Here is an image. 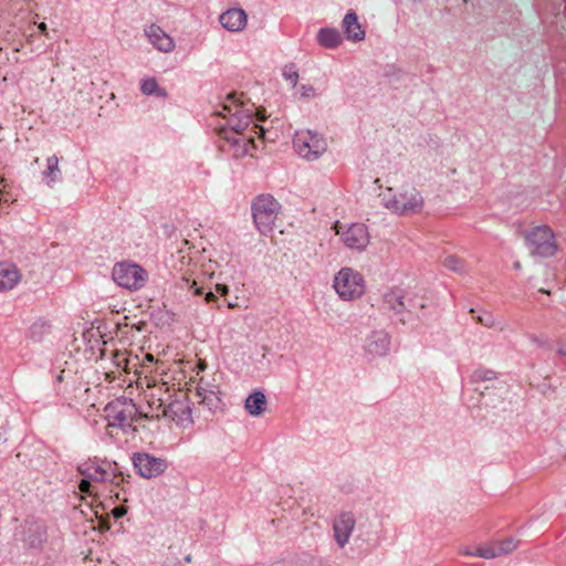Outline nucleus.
Returning a JSON list of instances; mask_svg holds the SVG:
<instances>
[{
	"mask_svg": "<svg viewBox=\"0 0 566 566\" xmlns=\"http://www.w3.org/2000/svg\"><path fill=\"white\" fill-rule=\"evenodd\" d=\"M78 489L81 492L83 493H86V494H92L93 493V490H92V482L86 480V479H82L80 484H78Z\"/></svg>",
	"mask_w": 566,
	"mask_h": 566,
	"instance_id": "7c9ffc66",
	"label": "nucleus"
},
{
	"mask_svg": "<svg viewBox=\"0 0 566 566\" xmlns=\"http://www.w3.org/2000/svg\"><path fill=\"white\" fill-rule=\"evenodd\" d=\"M216 291L221 295H227L229 292V287L224 284H217Z\"/></svg>",
	"mask_w": 566,
	"mask_h": 566,
	"instance_id": "72a5a7b5",
	"label": "nucleus"
},
{
	"mask_svg": "<svg viewBox=\"0 0 566 566\" xmlns=\"http://www.w3.org/2000/svg\"><path fill=\"white\" fill-rule=\"evenodd\" d=\"M228 306L232 308V307H234L235 305H234L233 303H229V304H228Z\"/></svg>",
	"mask_w": 566,
	"mask_h": 566,
	"instance_id": "49530a36",
	"label": "nucleus"
},
{
	"mask_svg": "<svg viewBox=\"0 0 566 566\" xmlns=\"http://www.w3.org/2000/svg\"><path fill=\"white\" fill-rule=\"evenodd\" d=\"M252 143H253V139H249V140H247V142L243 144V146H242V147H239V148H238V150H237V151H238V155H239V156H244V155L248 153V145H249V144H252Z\"/></svg>",
	"mask_w": 566,
	"mask_h": 566,
	"instance_id": "473e14b6",
	"label": "nucleus"
},
{
	"mask_svg": "<svg viewBox=\"0 0 566 566\" xmlns=\"http://www.w3.org/2000/svg\"><path fill=\"white\" fill-rule=\"evenodd\" d=\"M549 250H534L533 253L535 254V252H538V255L541 256H549V255H553V253H549L548 252Z\"/></svg>",
	"mask_w": 566,
	"mask_h": 566,
	"instance_id": "4c0bfd02",
	"label": "nucleus"
},
{
	"mask_svg": "<svg viewBox=\"0 0 566 566\" xmlns=\"http://www.w3.org/2000/svg\"><path fill=\"white\" fill-rule=\"evenodd\" d=\"M462 553H463L464 555H468V556H474V554H473V553H474V551H471V549H468V548H467V549H464Z\"/></svg>",
	"mask_w": 566,
	"mask_h": 566,
	"instance_id": "a19ab883",
	"label": "nucleus"
},
{
	"mask_svg": "<svg viewBox=\"0 0 566 566\" xmlns=\"http://www.w3.org/2000/svg\"><path fill=\"white\" fill-rule=\"evenodd\" d=\"M19 280L20 275L15 265L0 262V291L13 289Z\"/></svg>",
	"mask_w": 566,
	"mask_h": 566,
	"instance_id": "ddd939ff",
	"label": "nucleus"
},
{
	"mask_svg": "<svg viewBox=\"0 0 566 566\" xmlns=\"http://www.w3.org/2000/svg\"><path fill=\"white\" fill-rule=\"evenodd\" d=\"M313 91H314V90H313V87H305V86H304V87H303V95H304V96H308L310 94H312V93H313Z\"/></svg>",
	"mask_w": 566,
	"mask_h": 566,
	"instance_id": "ea45409f",
	"label": "nucleus"
},
{
	"mask_svg": "<svg viewBox=\"0 0 566 566\" xmlns=\"http://www.w3.org/2000/svg\"><path fill=\"white\" fill-rule=\"evenodd\" d=\"M333 287L344 301L359 298L365 293L361 274L350 268H343L334 277Z\"/></svg>",
	"mask_w": 566,
	"mask_h": 566,
	"instance_id": "20e7f679",
	"label": "nucleus"
},
{
	"mask_svg": "<svg viewBox=\"0 0 566 566\" xmlns=\"http://www.w3.org/2000/svg\"><path fill=\"white\" fill-rule=\"evenodd\" d=\"M39 29H40L41 31H43V32H44V31L46 30V24H45V23H43V22H42V23H40V24H39Z\"/></svg>",
	"mask_w": 566,
	"mask_h": 566,
	"instance_id": "37998d69",
	"label": "nucleus"
},
{
	"mask_svg": "<svg viewBox=\"0 0 566 566\" xmlns=\"http://www.w3.org/2000/svg\"><path fill=\"white\" fill-rule=\"evenodd\" d=\"M443 265L454 272H463L464 271V263L463 261L458 258L457 255H447L443 260Z\"/></svg>",
	"mask_w": 566,
	"mask_h": 566,
	"instance_id": "a878e982",
	"label": "nucleus"
},
{
	"mask_svg": "<svg viewBox=\"0 0 566 566\" xmlns=\"http://www.w3.org/2000/svg\"><path fill=\"white\" fill-rule=\"evenodd\" d=\"M248 126H249V122L248 120H244V122L240 120L239 123H237L235 125H233L231 127V132L233 134H241L243 130L247 129Z\"/></svg>",
	"mask_w": 566,
	"mask_h": 566,
	"instance_id": "2f4dec72",
	"label": "nucleus"
},
{
	"mask_svg": "<svg viewBox=\"0 0 566 566\" xmlns=\"http://www.w3.org/2000/svg\"><path fill=\"white\" fill-rule=\"evenodd\" d=\"M124 513H125V510H124L123 507H119V506H118V507H115V509L113 510V514H114V516H115V517H117V518H118V517H122V516L124 515Z\"/></svg>",
	"mask_w": 566,
	"mask_h": 566,
	"instance_id": "c9c22d12",
	"label": "nucleus"
},
{
	"mask_svg": "<svg viewBox=\"0 0 566 566\" xmlns=\"http://www.w3.org/2000/svg\"><path fill=\"white\" fill-rule=\"evenodd\" d=\"M539 292H542V293H546V294H548V293H549L548 291H546V290H544V289H541V290H539Z\"/></svg>",
	"mask_w": 566,
	"mask_h": 566,
	"instance_id": "a18cd8bd",
	"label": "nucleus"
},
{
	"mask_svg": "<svg viewBox=\"0 0 566 566\" xmlns=\"http://www.w3.org/2000/svg\"><path fill=\"white\" fill-rule=\"evenodd\" d=\"M344 242L348 248H366L370 243L369 233L364 224H352L344 233Z\"/></svg>",
	"mask_w": 566,
	"mask_h": 566,
	"instance_id": "9b49d317",
	"label": "nucleus"
},
{
	"mask_svg": "<svg viewBox=\"0 0 566 566\" xmlns=\"http://www.w3.org/2000/svg\"><path fill=\"white\" fill-rule=\"evenodd\" d=\"M253 221L262 233H269L279 217L281 206L271 195L258 196L251 206Z\"/></svg>",
	"mask_w": 566,
	"mask_h": 566,
	"instance_id": "f257e3e1",
	"label": "nucleus"
},
{
	"mask_svg": "<svg viewBox=\"0 0 566 566\" xmlns=\"http://www.w3.org/2000/svg\"><path fill=\"white\" fill-rule=\"evenodd\" d=\"M355 524L356 520L350 512H343L335 517L333 522L334 538L340 548L348 543Z\"/></svg>",
	"mask_w": 566,
	"mask_h": 566,
	"instance_id": "6e6552de",
	"label": "nucleus"
},
{
	"mask_svg": "<svg viewBox=\"0 0 566 566\" xmlns=\"http://www.w3.org/2000/svg\"><path fill=\"white\" fill-rule=\"evenodd\" d=\"M220 23L231 32L241 31L247 24V14L242 9H230L220 15Z\"/></svg>",
	"mask_w": 566,
	"mask_h": 566,
	"instance_id": "f8f14e48",
	"label": "nucleus"
},
{
	"mask_svg": "<svg viewBox=\"0 0 566 566\" xmlns=\"http://www.w3.org/2000/svg\"><path fill=\"white\" fill-rule=\"evenodd\" d=\"M50 322L39 318L29 328L28 337L33 342H41L51 332Z\"/></svg>",
	"mask_w": 566,
	"mask_h": 566,
	"instance_id": "aec40b11",
	"label": "nucleus"
},
{
	"mask_svg": "<svg viewBox=\"0 0 566 566\" xmlns=\"http://www.w3.org/2000/svg\"><path fill=\"white\" fill-rule=\"evenodd\" d=\"M195 294H197V295L203 294V290L201 287H197L195 290Z\"/></svg>",
	"mask_w": 566,
	"mask_h": 566,
	"instance_id": "79ce46f5",
	"label": "nucleus"
},
{
	"mask_svg": "<svg viewBox=\"0 0 566 566\" xmlns=\"http://www.w3.org/2000/svg\"><path fill=\"white\" fill-rule=\"evenodd\" d=\"M80 474L91 482H104L106 480V471L94 462H84L77 468Z\"/></svg>",
	"mask_w": 566,
	"mask_h": 566,
	"instance_id": "a211bd4d",
	"label": "nucleus"
},
{
	"mask_svg": "<svg viewBox=\"0 0 566 566\" xmlns=\"http://www.w3.org/2000/svg\"><path fill=\"white\" fill-rule=\"evenodd\" d=\"M198 396L202 398V402L207 403L209 407H214L216 402L219 401V390L216 386H212L208 381L200 379L197 387Z\"/></svg>",
	"mask_w": 566,
	"mask_h": 566,
	"instance_id": "6ab92c4d",
	"label": "nucleus"
},
{
	"mask_svg": "<svg viewBox=\"0 0 566 566\" xmlns=\"http://www.w3.org/2000/svg\"><path fill=\"white\" fill-rule=\"evenodd\" d=\"M343 25L347 39L355 42L364 40L365 32L361 29L360 24L358 23L357 15L354 12H349L345 15Z\"/></svg>",
	"mask_w": 566,
	"mask_h": 566,
	"instance_id": "f3484780",
	"label": "nucleus"
},
{
	"mask_svg": "<svg viewBox=\"0 0 566 566\" xmlns=\"http://www.w3.org/2000/svg\"><path fill=\"white\" fill-rule=\"evenodd\" d=\"M525 241L534 248H557L558 242L554 231L548 226L534 227L524 232Z\"/></svg>",
	"mask_w": 566,
	"mask_h": 566,
	"instance_id": "423d86ee",
	"label": "nucleus"
},
{
	"mask_svg": "<svg viewBox=\"0 0 566 566\" xmlns=\"http://www.w3.org/2000/svg\"><path fill=\"white\" fill-rule=\"evenodd\" d=\"M382 306L386 311L392 312L394 315L401 316L399 321L405 324L406 318L402 316L405 312L411 311L410 302H405V292L400 289H394L382 295Z\"/></svg>",
	"mask_w": 566,
	"mask_h": 566,
	"instance_id": "0eeeda50",
	"label": "nucleus"
},
{
	"mask_svg": "<svg viewBox=\"0 0 566 566\" xmlns=\"http://www.w3.org/2000/svg\"><path fill=\"white\" fill-rule=\"evenodd\" d=\"M496 378V373L491 369L478 368L471 375L472 382L492 380Z\"/></svg>",
	"mask_w": 566,
	"mask_h": 566,
	"instance_id": "393cba45",
	"label": "nucleus"
},
{
	"mask_svg": "<svg viewBox=\"0 0 566 566\" xmlns=\"http://www.w3.org/2000/svg\"><path fill=\"white\" fill-rule=\"evenodd\" d=\"M231 132H229L227 128H221L220 129V135L223 136V138L229 142L231 145L233 146H238L239 147V142L240 139L237 137V136H233L230 134Z\"/></svg>",
	"mask_w": 566,
	"mask_h": 566,
	"instance_id": "c85d7f7f",
	"label": "nucleus"
},
{
	"mask_svg": "<svg viewBox=\"0 0 566 566\" xmlns=\"http://www.w3.org/2000/svg\"><path fill=\"white\" fill-rule=\"evenodd\" d=\"M518 541H516L514 537H507L501 542H497L496 548L499 556L509 555L510 553L514 552L517 548Z\"/></svg>",
	"mask_w": 566,
	"mask_h": 566,
	"instance_id": "5701e85b",
	"label": "nucleus"
},
{
	"mask_svg": "<svg viewBox=\"0 0 566 566\" xmlns=\"http://www.w3.org/2000/svg\"><path fill=\"white\" fill-rule=\"evenodd\" d=\"M557 354H558V355H560V356H565V357H566V344L560 345V346L557 348Z\"/></svg>",
	"mask_w": 566,
	"mask_h": 566,
	"instance_id": "58836bf2",
	"label": "nucleus"
},
{
	"mask_svg": "<svg viewBox=\"0 0 566 566\" xmlns=\"http://www.w3.org/2000/svg\"><path fill=\"white\" fill-rule=\"evenodd\" d=\"M136 472L144 479H155L165 473L168 462L147 452H136L132 457Z\"/></svg>",
	"mask_w": 566,
	"mask_h": 566,
	"instance_id": "39448f33",
	"label": "nucleus"
},
{
	"mask_svg": "<svg viewBox=\"0 0 566 566\" xmlns=\"http://www.w3.org/2000/svg\"><path fill=\"white\" fill-rule=\"evenodd\" d=\"M295 147L297 148L298 153L304 157L308 156L311 148H314L313 153L315 155L323 150V148L321 147V142L315 136L311 138V143L297 138V140L295 142Z\"/></svg>",
	"mask_w": 566,
	"mask_h": 566,
	"instance_id": "412c9836",
	"label": "nucleus"
},
{
	"mask_svg": "<svg viewBox=\"0 0 566 566\" xmlns=\"http://www.w3.org/2000/svg\"><path fill=\"white\" fill-rule=\"evenodd\" d=\"M112 277L118 286L129 291H138L145 286L148 273L138 263L122 261L114 265Z\"/></svg>",
	"mask_w": 566,
	"mask_h": 566,
	"instance_id": "7ed1b4c3",
	"label": "nucleus"
},
{
	"mask_svg": "<svg viewBox=\"0 0 566 566\" xmlns=\"http://www.w3.org/2000/svg\"><path fill=\"white\" fill-rule=\"evenodd\" d=\"M476 321L486 327H492L495 323L493 315L488 312L476 316Z\"/></svg>",
	"mask_w": 566,
	"mask_h": 566,
	"instance_id": "cd10ccee",
	"label": "nucleus"
},
{
	"mask_svg": "<svg viewBox=\"0 0 566 566\" xmlns=\"http://www.w3.org/2000/svg\"><path fill=\"white\" fill-rule=\"evenodd\" d=\"M423 200L422 198L416 193H411L409 197L408 193H400L398 197L394 198L389 206L397 213L407 214L411 212L418 211L422 207Z\"/></svg>",
	"mask_w": 566,
	"mask_h": 566,
	"instance_id": "9d476101",
	"label": "nucleus"
},
{
	"mask_svg": "<svg viewBox=\"0 0 566 566\" xmlns=\"http://www.w3.org/2000/svg\"><path fill=\"white\" fill-rule=\"evenodd\" d=\"M142 91L146 95H150L153 93H156L161 97L167 95L164 90L158 87L157 81L155 78H146L142 84Z\"/></svg>",
	"mask_w": 566,
	"mask_h": 566,
	"instance_id": "b1692460",
	"label": "nucleus"
},
{
	"mask_svg": "<svg viewBox=\"0 0 566 566\" xmlns=\"http://www.w3.org/2000/svg\"><path fill=\"white\" fill-rule=\"evenodd\" d=\"M244 407L251 416H261L266 408V397L264 392L256 390L250 394L245 399Z\"/></svg>",
	"mask_w": 566,
	"mask_h": 566,
	"instance_id": "dca6fc26",
	"label": "nucleus"
},
{
	"mask_svg": "<svg viewBox=\"0 0 566 566\" xmlns=\"http://www.w3.org/2000/svg\"><path fill=\"white\" fill-rule=\"evenodd\" d=\"M23 539L29 546L33 548L40 547L46 539V532L44 526L39 523L28 524L24 528Z\"/></svg>",
	"mask_w": 566,
	"mask_h": 566,
	"instance_id": "4468645a",
	"label": "nucleus"
},
{
	"mask_svg": "<svg viewBox=\"0 0 566 566\" xmlns=\"http://www.w3.org/2000/svg\"><path fill=\"white\" fill-rule=\"evenodd\" d=\"M286 77L292 82L293 85H296V82H297V73H291V74H286Z\"/></svg>",
	"mask_w": 566,
	"mask_h": 566,
	"instance_id": "e433bc0d",
	"label": "nucleus"
},
{
	"mask_svg": "<svg viewBox=\"0 0 566 566\" xmlns=\"http://www.w3.org/2000/svg\"><path fill=\"white\" fill-rule=\"evenodd\" d=\"M514 268H515V269H520V268H521L520 262H515V263H514Z\"/></svg>",
	"mask_w": 566,
	"mask_h": 566,
	"instance_id": "c03bdc74",
	"label": "nucleus"
},
{
	"mask_svg": "<svg viewBox=\"0 0 566 566\" xmlns=\"http://www.w3.org/2000/svg\"><path fill=\"white\" fill-rule=\"evenodd\" d=\"M105 419L109 427L119 428L123 431L132 429L137 413V407L133 399L120 397L108 402L104 408Z\"/></svg>",
	"mask_w": 566,
	"mask_h": 566,
	"instance_id": "f03ea898",
	"label": "nucleus"
},
{
	"mask_svg": "<svg viewBox=\"0 0 566 566\" xmlns=\"http://www.w3.org/2000/svg\"><path fill=\"white\" fill-rule=\"evenodd\" d=\"M56 170H59V159L56 156H52L48 159V176L51 177Z\"/></svg>",
	"mask_w": 566,
	"mask_h": 566,
	"instance_id": "c756f323",
	"label": "nucleus"
},
{
	"mask_svg": "<svg viewBox=\"0 0 566 566\" xmlns=\"http://www.w3.org/2000/svg\"><path fill=\"white\" fill-rule=\"evenodd\" d=\"M205 301L207 303L216 302L217 296L211 291H209V292L205 293Z\"/></svg>",
	"mask_w": 566,
	"mask_h": 566,
	"instance_id": "f704fd0d",
	"label": "nucleus"
},
{
	"mask_svg": "<svg viewBox=\"0 0 566 566\" xmlns=\"http://www.w3.org/2000/svg\"><path fill=\"white\" fill-rule=\"evenodd\" d=\"M390 349V336L384 331H375L367 336L364 350L370 358L384 357Z\"/></svg>",
	"mask_w": 566,
	"mask_h": 566,
	"instance_id": "1a4fd4ad",
	"label": "nucleus"
},
{
	"mask_svg": "<svg viewBox=\"0 0 566 566\" xmlns=\"http://www.w3.org/2000/svg\"><path fill=\"white\" fill-rule=\"evenodd\" d=\"M474 556L491 559L499 557L496 545H488L474 549Z\"/></svg>",
	"mask_w": 566,
	"mask_h": 566,
	"instance_id": "bb28decb",
	"label": "nucleus"
},
{
	"mask_svg": "<svg viewBox=\"0 0 566 566\" xmlns=\"http://www.w3.org/2000/svg\"><path fill=\"white\" fill-rule=\"evenodd\" d=\"M147 36L159 51L170 52L174 49L172 39L158 27H149Z\"/></svg>",
	"mask_w": 566,
	"mask_h": 566,
	"instance_id": "2eb2a0df",
	"label": "nucleus"
},
{
	"mask_svg": "<svg viewBox=\"0 0 566 566\" xmlns=\"http://www.w3.org/2000/svg\"><path fill=\"white\" fill-rule=\"evenodd\" d=\"M318 41L325 48H334L340 43V35L332 29H323L318 33Z\"/></svg>",
	"mask_w": 566,
	"mask_h": 566,
	"instance_id": "4be33fe9",
	"label": "nucleus"
}]
</instances>
